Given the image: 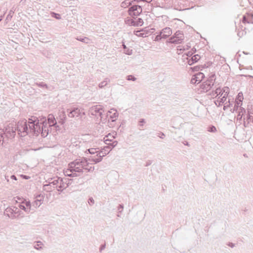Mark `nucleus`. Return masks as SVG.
<instances>
[{"instance_id": "6e6552de", "label": "nucleus", "mask_w": 253, "mask_h": 253, "mask_svg": "<svg viewBox=\"0 0 253 253\" xmlns=\"http://www.w3.org/2000/svg\"><path fill=\"white\" fill-rule=\"evenodd\" d=\"M142 12L141 6L138 5H134L129 9V14L132 16L139 15Z\"/></svg>"}, {"instance_id": "20e7f679", "label": "nucleus", "mask_w": 253, "mask_h": 253, "mask_svg": "<svg viewBox=\"0 0 253 253\" xmlns=\"http://www.w3.org/2000/svg\"><path fill=\"white\" fill-rule=\"evenodd\" d=\"M215 80V75L214 74H211L208 80L204 82L201 85V88L204 91H208L210 90L214 84Z\"/></svg>"}, {"instance_id": "cd10ccee", "label": "nucleus", "mask_w": 253, "mask_h": 253, "mask_svg": "<svg viewBox=\"0 0 253 253\" xmlns=\"http://www.w3.org/2000/svg\"><path fill=\"white\" fill-rule=\"evenodd\" d=\"M235 105H236L237 107H241V105H242V102H239V101L238 99H237L236 100Z\"/></svg>"}, {"instance_id": "2f4dec72", "label": "nucleus", "mask_w": 253, "mask_h": 253, "mask_svg": "<svg viewBox=\"0 0 253 253\" xmlns=\"http://www.w3.org/2000/svg\"><path fill=\"white\" fill-rule=\"evenodd\" d=\"M238 108L239 107H237V105H235L234 107V108L233 109V112H234V111H236L238 110Z\"/></svg>"}, {"instance_id": "72a5a7b5", "label": "nucleus", "mask_w": 253, "mask_h": 253, "mask_svg": "<svg viewBox=\"0 0 253 253\" xmlns=\"http://www.w3.org/2000/svg\"><path fill=\"white\" fill-rule=\"evenodd\" d=\"M195 81H196V78H195V76H194L191 79V82H192V83L194 84V82H195Z\"/></svg>"}, {"instance_id": "f704fd0d", "label": "nucleus", "mask_w": 253, "mask_h": 253, "mask_svg": "<svg viewBox=\"0 0 253 253\" xmlns=\"http://www.w3.org/2000/svg\"><path fill=\"white\" fill-rule=\"evenodd\" d=\"M163 136H164V134L163 132H159V137L163 138Z\"/></svg>"}, {"instance_id": "4c0bfd02", "label": "nucleus", "mask_w": 253, "mask_h": 253, "mask_svg": "<svg viewBox=\"0 0 253 253\" xmlns=\"http://www.w3.org/2000/svg\"><path fill=\"white\" fill-rule=\"evenodd\" d=\"M11 178H12V179H14V180H17L16 176H14V175H12V176H11Z\"/></svg>"}, {"instance_id": "7ed1b4c3", "label": "nucleus", "mask_w": 253, "mask_h": 253, "mask_svg": "<svg viewBox=\"0 0 253 253\" xmlns=\"http://www.w3.org/2000/svg\"><path fill=\"white\" fill-rule=\"evenodd\" d=\"M71 171L82 172L83 169L90 170L91 168L88 166V163L85 158L76 160L69 165Z\"/></svg>"}, {"instance_id": "bb28decb", "label": "nucleus", "mask_w": 253, "mask_h": 253, "mask_svg": "<svg viewBox=\"0 0 253 253\" xmlns=\"http://www.w3.org/2000/svg\"><path fill=\"white\" fill-rule=\"evenodd\" d=\"M214 102L215 105L217 106H219L222 104V103L220 102V100H219V98H217V99L215 100Z\"/></svg>"}, {"instance_id": "4be33fe9", "label": "nucleus", "mask_w": 253, "mask_h": 253, "mask_svg": "<svg viewBox=\"0 0 253 253\" xmlns=\"http://www.w3.org/2000/svg\"><path fill=\"white\" fill-rule=\"evenodd\" d=\"M43 199H44V195L43 194H39V195L37 196L36 200L35 201L37 205H38L37 202L42 201L43 200Z\"/></svg>"}, {"instance_id": "58836bf2", "label": "nucleus", "mask_w": 253, "mask_h": 253, "mask_svg": "<svg viewBox=\"0 0 253 253\" xmlns=\"http://www.w3.org/2000/svg\"><path fill=\"white\" fill-rule=\"evenodd\" d=\"M253 118V115H252V119H251V120H250V122H251V121L252 122Z\"/></svg>"}, {"instance_id": "5701e85b", "label": "nucleus", "mask_w": 253, "mask_h": 253, "mask_svg": "<svg viewBox=\"0 0 253 253\" xmlns=\"http://www.w3.org/2000/svg\"><path fill=\"white\" fill-rule=\"evenodd\" d=\"M250 120H247V118H244L243 126L245 127H249L250 126Z\"/></svg>"}, {"instance_id": "f257e3e1", "label": "nucleus", "mask_w": 253, "mask_h": 253, "mask_svg": "<svg viewBox=\"0 0 253 253\" xmlns=\"http://www.w3.org/2000/svg\"><path fill=\"white\" fill-rule=\"evenodd\" d=\"M28 124L30 131L36 135L40 133L43 136H46L48 134L49 128L45 121H41L40 123L36 118L32 117L29 119Z\"/></svg>"}, {"instance_id": "6ab92c4d", "label": "nucleus", "mask_w": 253, "mask_h": 253, "mask_svg": "<svg viewBox=\"0 0 253 253\" xmlns=\"http://www.w3.org/2000/svg\"><path fill=\"white\" fill-rule=\"evenodd\" d=\"M246 113V110L243 107H240L238 110V114L237 116V119L241 120L243 116Z\"/></svg>"}, {"instance_id": "c85d7f7f", "label": "nucleus", "mask_w": 253, "mask_h": 253, "mask_svg": "<svg viewBox=\"0 0 253 253\" xmlns=\"http://www.w3.org/2000/svg\"><path fill=\"white\" fill-rule=\"evenodd\" d=\"M62 115H63V119H61V121L60 122H59L61 124H63L64 123V121L66 118V116H65V113L64 112H62Z\"/></svg>"}, {"instance_id": "423d86ee", "label": "nucleus", "mask_w": 253, "mask_h": 253, "mask_svg": "<svg viewBox=\"0 0 253 253\" xmlns=\"http://www.w3.org/2000/svg\"><path fill=\"white\" fill-rule=\"evenodd\" d=\"M184 39L182 32L177 31L174 35L169 39V42L174 44L181 43Z\"/></svg>"}, {"instance_id": "393cba45", "label": "nucleus", "mask_w": 253, "mask_h": 253, "mask_svg": "<svg viewBox=\"0 0 253 253\" xmlns=\"http://www.w3.org/2000/svg\"><path fill=\"white\" fill-rule=\"evenodd\" d=\"M208 131L211 132H214L216 131V128L214 126H211L209 127Z\"/></svg>"}, {"instance_id": "9d476101", "label": "nucleus", "mask_w": 253, "mask_h": 253, "mask_svg": "<svg viewBox=\"0 0 253 253\" xmlns=\"http://www.w3.org/2000/svg\"><path fill=\"white\" fill-rule=\"evenodd\" d=\"M152 31H149L147 30H142L141 31H134V34L137 37H146L150 35L153 33L154 29H151Z\"/></svg>"}, {"instance_id": "f8f14e48", "label": "nucleus", "mask_w": 253, "mask_h": 253, "mask_svg": "<svg viewBox=\"0 0 253 253\" xmlns=\"http://www.w3.org/2000/svg\"><path fill=\"white\" fill-rule=\"evenodd\" d=\"M117 111L115 109H111L107 113V117L111 121H115L118 118Z\"/></svg>"}, {"instance_id": "9b49d317", "label": "nucleus", "mask_w": 253, "mask_h": 253, "mask_svg": "<svg viewBox=\"0 0 253 253\" xmlns=\"http://www.w3.org/2000/svg\"><path fill=\"white\" fill-rule=\"evenodd\" d=\"M172 34V31L169 27H166L164 28L162 31L159 32V39L164 38H167L169 37Z\"/></svg>"}, {"instance_id": "ea45409f", "label": "nucleus", "mask_w": 253, "mask_h": 253, "mask_svg": "<svg viewBox=\"0 0 253 253\" xmlns=\"http://www.w3.org/2000/svg\"><path fill=\"white\" fill-rule=\"evenodd\" d=\"M23 177H24V178H26V179H27V178H27V177L26 176H23Z\"/></svg>"}, {"instance_id": "b1692460", "label": "nucleus", "mask_w": 253, "mask_h": 253, "mask_svg": "<svg viewBox=\"0 0 253 253\" xmlns=\"http://www.w3.org/2000/svg\"><path fill=\"white\" fill-rule=\"evenodd\" d=\"M232 104L230 101V100H229L228 102H226L224 104V107H223V110H227L229 107H230V105H231Z\"/></svg>"}, {"instance_id": "412c9836", "label": "nucleus", "mask_w": 253, "mask_h": 253, "mask_svg": "<svg viewBox=\"0 0 253 253\" xmlns=\"http://www.w3.org/2000/svg\"><path fill=\"white\" fill-rule=\"evenodd\" d=\"M223 88L221 89L220 87H217L215 89V90L214 91V93L213 92L212 94H213V95H214V94H216V96H220V95L222 94V93H223Z\"/></svg>"}, {"instance_id": "c756f323", "label": "nucleus", "mask_w": 253, "mask_h": 253, "mask_svg": "<svg viewBox=\"0 0 253 253\" xmlns=\"http://www.w3.org/2000/svg\"><path fill=\"white\" fill-rule=\"evenodd\" d=\"M127 80H132V81H135V79H134V77L131 76V75H129L127 77Z\"/></svg>"}, {"instance_id": "e433bc0d", "label": "nucleus", "mask_w": 253, "mask_h": 253, "mask_svg": "<svg viewBox=\"0 0 253 253\" xmlns=\"http://www.w3.org/2000/svg\"><path fill=\"white\" fill-rule=\"evenodd\" d=\"M55 18H56L57 19L60 18V17H59L60 15L59 14H55Z\"/></svg>"}, {"instance_id": "ddd939ff", "label": "nucleus", "mask_w": 253, "mask_h": 253, "mask_svg": "<svg viewBox=\"0 0 253 253\" xmlns=\"http://www.w3.org/2000/svg\"><path fill=\"white\" fill-rule=\"evenodd\" d=\"M229 93V88L228 87H224L223 88V93L220 95V96H218L217 98H219L220 102L222 104L225 102L226 100L227 96Z\"/></svg>"}, {"instance_id": "7c9ffc66", "label": "nucleus", "mask_w": 253, "mask_h": 253, "mask_svg": "<svg viewBox=\"0 0 253 253\" xmlns=\"http://www.w3.org/2000/svg\"><path fill=\"white\" fill-rule=\"evenodd\" d=\"M227 245L231 248H233L235 247V245L234 244L232 243H231V242H229L227 244Z\"/></svg>"}, {"instance_id": "2eb2a0df", "label": "nucleus", "mask_w": 253, "mask_h": 253, "mask_svg": "<svg viewBox=\"0 0 253 253\" xmlns=\"http://www.w3.org/2000/svg\"><path fill=\"white\" fill-rule=\"evenodd\" d=\"M42 121H45L47 123V126H53L56 125V121L53 115H49L48 116L47 121L46 120H43Z\"/></svg>"}, {"instance_id": "473e14b6", "label": "nucleus", "mask_w": 253, "mask_h": 253, "mask_svg": "<svg viewBox=\"0 0 253 253\" xmlns=\"http://www.w3.org/2000/svg\"><path fill=\"white\" fill-rule=\"evenodd\" d=\"M195 81H196V78H195V76H194L191 79V82H192V83L194 84V82H195Z\"/></svg>"}, {"instance_id": "f03ea898", "label": "nucleus", "mask_w": 253, "mask_h": 253, "mask_svg": "<svg viewBox=\"0 0 253 253\" xmlns=\"http://www.w3.org/2000/svg\"><path fill=\"white\" fill-rule=\"evenodd\" d=\"M108 147H104L101 151L97 150L95 148H91L88 150L89 153L91 155L88 159L89 163L91 164H95L100 162L103 157L108 154L110 150H108Z\"/></svg>"}, {"instance_id": "0eeeda50", "label": "nucleus", "mask_w": 253, "mask_h": 253, "mask_svg": "<svg viewBox=\"0 0 253 253\" xmlns=\"http://www.w3.org/2000/svg\"><path fill=\"white\" fill-rule=\"evenodd\" d=\"M17 129L19 133L21 136H25L28 133V127L26 121L23 120L18 122L17 124Z\"/></svg>"}, {"instance_id": "1a4fd4ad", "label": "nucleus", "mask_w": 253, "mask_h": 253, "mask_svg": "<svg viewBox=\"0 0 253 253\" xmlns=\"http://www.w3.org/2000/svg\"><path fill=\"white\" fill-rule=\"evenodd\" d=\"M84 115V112L82 109L76 108L71 111L68 115L70 118H79Z\"/></svg>"}, {"instance_id": "4468645a", "label": "nucleus", "mask_w": 253, "mask_h": 253, "mask_svg": "<svg viewBox=\"0 0 253 253\" xmlns=\"http://www.w3.org/2000/svg\"><path fill=\"white\" fill-rule=\"evenodd\" d=\"M242 22L245 24L246 23L253 24V14L250 13L243 16Z\"/></svg>"}, {"instance_id": "a878e982", "label": "nucleus", "mask_w": 253, "mask_h": 253, "mask_svg": "<svg viewBox=\"0 0 253 253\" xmlns=\"http://www.w3.org/2000/svg\"><path fill=\"white\" fill-rule=\"evenodd\" d=\"M237 99H238L239 101V102H242L243 100V96L242 93L240 92L238 93V98Z\"/></svg>"}, {"instance_id": "aec40b11", "label": "nucleus", "mask_w": 253, "mask_h": 253, "mask_svg": "<svg viewBox=\"0 0 253 253\" xmlns=\"http://www.w3.org/2000/svg\"><path fill=\"white\" fill-rule=\"evenodd\" d=\"M21 209H24L25 211L28 210L30 208V203L29 202H23L20 206Z\"/></svg>"}, {"instance_id": "f3484780", "label": "nucleus", "mask_w": 253, "mask_h": 253, "mask_svg": "<svg viewBox=\"0 0 253 253\" xmlns=\"http://www.w3.org/2000/svg\"><path fill=\"white\" fill-rule=\"evenodd\" d=\"M200 59V56L198 54H196L193 56L191 58L188 59V63L189 65H192L194 63L197 62Z\"/></svg>"}, {"instance_id": "c9c22d12", "label": "nucleus", "mask_w": 253, "mask_h": 253, "mask_svg": "<svg viewBox=\"0 0 253 253\" xmlns=\"http://www.w3.org/2000/svg\"><path fill=\"white\" fill-rule=\"evenodd\" d=\"M2 134H3V130L1 129H0V137H2Z\"/></svg>"}, {"instance_id": "a211bd4d", "label": "nucleus", "mask_w": 253, "mask_h": 253, "mask_svg": "<svg viewBox=\"0 0 253 253\" xmlns=\"http://www.w3.org/2000/svg\"><path fill=\"white\" fill-rule=\"evenodd\" d=\"M196 78V81L194 82V84H199L204 78V74L203 73L199 72L195 75Z\"/></svg>"}, {"instance_id": "dca6fc26", "label": "nucleus", "mask_w": 253, "mask_h": 253, "mask_svg": "<svg viewBox=\"0 0 253 253\" xmlns=\"http://www.w3.org/2000/svg\"><path fill=\"white\" fill-rule=\"evenodd\" d=\"M127 22L128 24H131V25L134 26H142L143 24V20L140 18L135 20L131 19L130 20H128Z\"/></svg>"}, {"instance_id": "39448f33", "label": "nucleus", "mask_w": 253, "mask_h": 253, "mask_svg": "<svg viewBox=\"0 0 253 253\" xmlns=\"http://www.w3.org/2000/svg\"><path fill=\"white\" fill-rule=\"evenodd\" d=\"M116 132L115 131L108 133L104 137V141L107 145H111L114 147L117 145V141L114 140L116 135Z\"/></svg>"}]
</instances>
